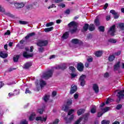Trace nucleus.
<instances>
[{
  "label": "nucleus",
  "mask_w": 124,
  "mask_h": 124,
  "mask_svg": "<svg viewBox=\"0 0 124 124\" xmlns=\"http://www.w3.org/2000/svg\"><path fill=\"white\" fill-rule=\"evenodd\" d=\"M63 109L64 112H67V111H68V109H69V106L66 105L64 108H63Z\"/></svg>",
  "instance_id": "42"
},
{
  "label": "nucleus",
  "mask_w": 124,
  "mask_h": 124,
  "mask_svg": "<svg viewBox=\"0 0 124 124\" xmlns=\"http://www.w3.org/2000/svg\"><path fill=\"white\" fill-rule=\"evenodd\" d=\"M67 26L69 29L73 27V29L70 30V32L71 34H73V33H75V32L78 31V26H79V24L73 21L68 24Z\"/></svg>",
  "instance_id": "1"
},
{
  "label": "nucleus",
  "mask_w": 124,
  "mask_h": 124,
  "mask_svg": "<svg viewBox=\"0 0 124 124\" xmlns=\"http://www.w3.org/2000/svg\"><path fill=\"white\" fill-rule=\"evenodd\" d=\"M15 93H8V96L9 97H11V96H15Z\"/></svg>",
  "instance_id": "58"
},
{
  "label": "nucleus",
  "mask_w": 124,
  "mask_h": 124,
  "mask_svg": "<svg viewBox=\"0 0 124 124\" xmlns=\"http://www.w3.org/2000/svg\"><path fill=\"white\" fill-rule=\"evenodd\" d=\"M59 6H60L61 7H62V8H64V7H65V4L62 3L60 4Z\"/></svg>",
  "instance_id": "61"
},
{
  "label": "nucleus",
  "mask_w": 124,
  "mask_h": 124,
  "mask_svg": "<svg viewBox=\"0 0 124 124\" xmlns=\"http://www.w3.org/2000/svg\"><path fill=\"white\" fill-rule=\"evenodd\" d=\"M75 111V110L73 109H70L68 112L67 117H64V120L66 124H71L72 121L74 120V114H72Z\"/></svg>",
  "instance_id": "2"
},
{
  "label": "nucleus",
  "mask_w": 124,
  "mask_h": 124,
  "mask_svg": "<svg viewBox=\"0 0 124 124\" xmlns=\"http://www.w3.org/2000/svg\"><path fill=\"white\" fill-rule=\"evenodd\" d=\"M0 57L2 59H6L8 57V54L7 53H3L2 51H0Z\"/></svg>",
  "instance_id": "20"
},
{
  "label": "nucleus",
  "mask_w": 124,
  "mask_h": 124,
  "mask_svg": "<svg viewBox=\"0 0 124 124\" xmlns=\"http://www.w3.org/2000/svg\"><path fill=\"white\" fill-rule=\"evenodd\" d=\"M36 121H40L41 122H44L45 123L47 121V117L42 118V117L39 116L35 118Z\"/></svg>",
  "instance_id": "13"
},
{
  "label": "nucleus",
  "mask_w": 124,
  "mask_h": 124,
  "mask_svg": "<svg viewBox=\"0 0 124 124\" xmlns=\"http://www.w3.org/2000/svg\"><path fill=\"white\" fill-rule=\"evenodd\" d=\"M66 105H67L68 106H70V105H71V104H72V100H68L66 102Z\"/></svg>",
  "instance_id": "47"
},
{
  "label": "nucleus",
  "mask_w": 124,
  "mask_h": 124,
  "mask_svg": "<svg viewBox=\"0 0 124 124\" xmlns=\"http://www.w3.org/2000/svg\"><path fill=\"white\" fill-rule=\"evenodd\" d=\"M63 0H51V2L52 3H59L62 2Z\"/></svg>",
  "instance_id": "38"
},
{
  "label": "nucleus",
  "mask_w": 124,
  "mask_h": 124,
  "mask_svg": "<svg viewBox=\"0 0 124 124\" xmlns=\"http://www.w3.org/2000/svg\"><path fill=\"white\" fill-rule=\"evenodd\" d=\"M93 91H94L95 93H99V87H98V85H97L96 84H93Z\"/></svg>",
  "instance_id": "14"
},
{
  "label": "nucleus",
  "mask_w": 124,
  "mask_h": 124,
  "mask_svg": "<svg viewBox=\"0 0 124 124\" xmlns=\"http://www.w3.org/2000/svg\"><path fill=\"white\" fill-rule=\"evenodd\" d=\"M109 109H110V108L108 107H107L104 108L102 110H104L105 112H108V111H109Z\"/></svg>",
  "instance_id": "56"
},
{
  "label": "nucleus",
  "mask_w": 124,
  "mask_h": 124,
  "mask_svg": "<svg viewBox=\"0 0 124 124\" xmlns=\"http://www.w3.org/2000/svg\"><path fill=\"white\" fill-rule=\"evenodd\" d=\"M77 68L80 72L84 71V64L81 62L78 63Z\"/></svg>",
  "instance_id": "7"
},
{
  "label": "nucleus",
  "mask_w": 124,
  "mask_h": 124,
  "mask_svg": "<svg viewBox=\"0 0 124 124\" xmlns=\"http://www.w3.org/2000/svg\"><path fill=\"white\" fill-rule=\"evenodd\" d=\"M121 53H122V52L121 51H119L117 52H115V56H120V55H121Z\"/></svg>",
  "instance_id": "60"
},
{
  "label": "nucleus",
  "mask_w": 124,
  "mask_h": 124,
  "mask_svg": "<svg viewBox=\"0 0 124 124\" xmlns=\"http://www.w3.org/2000/svg\"><path fill=\"white\" fill-rule=\"evenodd\" d=\"M122 107H123V106L121 104L118 105L116 106V109L117 110H120V109L122 108Z\"/></svg>",
  "instance_id": "52"
},
{
  "label": "nucleus",
  "mask_w": 124,
  "mask_h": 124,
  "mask_svg": "<svg viewBox=\"0 0 124 124\" xmlns=\"http://www.w3.org/2000/svg\"><path fill=\"white\" fill-rule=\"evenodd\" d=\"M35 116H36V114L35 112H32L31 114L30 115L29 120L30 122H32L35 118Z\"/></svg>",
  "instance_id": "15"
},
{
  "label": "nucleus",
  "mask_w": 124,
  "mask_h": 124,
  "mask_svg": "<svg viewBox=\"0 0 124 124\" xmlns=\"http://www.w3.org/2000/svg\"><path fill=\"white\" fill-rule=\"evenodd\" d=\"M53 73H54L53 70H48L43 74L42 78L45 79H49V78H51L53 76Z\"/></svg>",
  "instance_id": "3"
},
{
  "label": "nucleus",
  "mask_w": 124,
  "mask_h": 124,
  "mask_svg": "<svg viewBox=\"0 0 124 124\" xmlns=\"http://www.w3.org/2000/svg\"><path fill=\"white\" fill-rule=\"evenodd\" d=\"M23 56L24 58H26V59H29V58H31L33 56V54H28L27 51H25L23 52Z\"/></svg>",
  "instance_id": "16"
},
{
  "label": "nucleus",
  "mask_w": 124,
  "mask_h": 124,
  "mask_svg": "<svg viewBox=\"0 0 124 124\" xmlns=\"http://www.w3.org/2000/svg\"><path fill=\"white\" fill-rule=\"evenodd\" d=\"M107 7H108V3H106L104 6V9L106 10V9H107Z\"/></svg>",
  "instance_id": "64"
},
{
  "label": "nucleus",
  "mask_w": 124,
  "mask_h": 124,
  "mask_svg": "<svg viewBox=\"0 0 124 124\" xmlns=\"http://www.w3.org/2000/svg\"><path fill=\"white\" fill-rule=\"evenodd\" d=\"M110 13H111L112 15H114V19H118L120 17V15L114 10H111L110 11Z\"/></svg>",
  "instance_id": "9"
},
{
  "label": "nucleus",
  "mask_w": 124,
  "mask_h": 124,
  "mask_svg": "<svg viewBox=\"0 0 124 124\" xmlns=\"http://www.w3.org/2000/svg\"><path fill=\"white\" fill-rule=\"evenodd\" d=\"M86 75H82L80 76L79 78V81H85V79L86 78Z\"/></svg>",
  "instance_id": "33"
},
{
  "label": "nucleus",
  "mask_w": 124,
  "mask_h": 124,
  "mask_svg": "<svg viewBox=\"0 0 124 124\" xmlns=\"http://www.w3.org/2000/svg\"><path fill=\"white\" fill-rule=\"evenodd\" d=\"M115 58L116 57L115 56V55H110L108 57V60L109 62H113V61L115 60Z\"/></svg>",
  "instance_id": "25"
},
{
  "label": "nucleus",
  "mask_w": 124,
  "mask_h": 124,
  "mask_svg": "<svg viewBox=\"0 0 124 124\" xmlns=\"http://www.w3.org/2000/svg\"><path fill=\"white\" fill-rule=\"evenodd\" d=\"M19 23L20 25H28V24H29V22L28 21H22V20H19Z\"/></svg>",
  "instance_id": "37"
},
{
  "label": "nucleus",
  "mask_w": 124,
  "mask_h": 124,
  "mask_svg": "<svg viewBox=\"0 0 124 124\" xmlns=\"http://www.w3.org/2000/svg\"><path fill=\"white\" fill-rule=\"evenodd\" d=\"M79 82H80V85L81 87H84L85 85H86V81L85 80L79 81Z\"/></svg>",
  "instance_id": "43"
},
{
  "label": "nucleus",
  "mask_w": 124,
  "mask_h": 124,
  "mask_svg": "<svg viewBox=\"0 0 124 124\" xmlns=\"http://www.w3.org/2000/svg\"><path fill=\"white\" fill-rule=\"evenodd\" d=\"M34 35H35V33L34 32L30 33L26 36H25V39H29L30 37L34 36Z\"/></svg>",
  "instance_id": "24"
},
{
  "label": "nucleus",
  "mask_w": 124,
  "mask_h": 124,
  "mask_svg": "<svg viewBox=\"0 0 124 124\" xmlns=\"http://www.w3.org/2000/svg\"><path fill=\"white\" fill-rule=\"evenodd\" d=\"M48 40H39L36 43V45L39 47H45L48 45Z\"/></svg>",
  "instance_id": "5"
},
{
  "label": "nucleus",
  "mask_w": 124,
  "mask_h": 124,
  "mask_svg": "<svg viewBox=\"0 0 124 124\" xmlns=\"http://www.w3.org/2000/svg\"><path fill=\"white\" fill-rule=\"evenodd\" d=\"M124 90L118 91L117 92V94H116V96H117L118 98L116 100L117 103H120L121 102V99H123L124 96Z\"/></svg>",
  "instance_id": "4"
},
{
  "label": "nucleus",
  "mask_w": 124,
  "mask_h": 124,
  "mask_svg": "<svg viewBox=\"0 0 124 124\" xmlns=\"http://www.w3.org/2000/svg\"><path fill=\"white\" fill-rule=\"evenodd\" d=\"M43 112H44V108H38L37 110V113H39L40 115H42L43 114Z\"/></svg>",
  "instance_id": "35"
},
{
  "label": "nucleus",
  "mask_w": 124,
  "mask_h": 124,
  "mask_svg": "<svg viewBox=\"0 0 124 124\" xmlns=\"http://www.w3.org/2000/svg\"><path fill=\"white\" fill-rule=\"evenodd\" d=\"M96 112V109H95V108H93L91 109V113H92V114H94Z\"/></svg>",
  "instance_id": "45"
},
{
  "label": "nucleus",
  "mask_w": 124,
  "mask_h": 124,
  "mask_svg": "<svg viewBox=\"0 0 124 124\" xmlns=\"http://www.w3.org/2000/svg\"><path fill=\"white\" fill-rule=\"evenodd\" d=\"M108 32H110V35L111 36H114V35H115V32H116V25H113L110 28V29L108 31Z\"/></svg>",
  "instance_id": "6"
},
{
  "label": "nucleus",
  "mask_w": 124,
  "mask_h": 124,
  "mask_svg": "<svg viewBox=\"0 0 124 124\" xmlns=\"http://www.w3.org/2000/svg\"><path fill=\"white\" fill-rule=\"evenodd\" d=\"M88 30L90 31H93L95 30V26H94V24H90Z\"/></svg>",
  "instance_id": "17"
},
{
  "label": "nucleus",
  "mask_w": 124,
  "mask_h": 124,
  "mask_svg": "<svg viewBox=\"0 0 124 124\" xmlns=\"http://www.w3.org/2000/svg\"><path fill=\"white\" fill-rule=\"evenodd\" d=\"M93 58H88L87 59V61L88 62H93Z\"/></svg>",
  "instance_id": "62"
},
{
  "label": "nucleus",
  "mask_w": 124,
  "mask_h": 124,
  "mask_svg": "<svg viewBox=\"0 0 124 124\" xmlns=\"http://www.w3.org/2000/svg\"><path fill=\"white\" fill-rule=\"evenodd\" d=\"M102 115H103V113L98 112L97 117H98L99 118H100V117H101L102 116Z\"/></svg>",
  "instance_id": "63"
},
{
  "label": "nucleus",
  "mask_w": 124,
  "mask_h": 124,
  "mask_svg": "<svg viewBox=\"0 0 124 124\" xmlns=\"http://www.w3.org/2000/svg\"><path fill=\"white\" fill-rule=\"evenodd\" d=\"M59 123H60V120L58 119H56L55 120V121L53 122L52 124H58Z\"/></svg>",
  "instance_id": "49"
},
{
  "label": "nucleus",
  "mask_w": 124,
  "mask_h": 124,
  "mask_svg": "<svg viewBox=\"0 0 124 124\" xmlns=\"http://www.w3.org/2000/svg\"><path fill=\"white\" fill-rule=\"evenodd\" d=\"M69 37V31H66L62 36L63 39H67Z\"/></svg>",
  "instance_id": "18"
},
{
  "label": "nucleus",
  "mask_w": 124,
  "mask_h": 124,
  "mask_svg": "<svg viewBox=\"0 0 124 124\" xmlns=\"http://www.w3.org/2000/svg\"><path fill=\"white\" fill-rule=\"evenodd\" d=\"M60 67L62 70H64L67 68L66 65L64 63L60 65Z\"/></svg>",
  "instance_id": "36"
},
{
  "label": "nucleus",
  "mask_w": 124,
  "mask_h": 124,
  "mask_svg": "<svg viewBox=\"0 0 124 124\" xmlns=\"http://www.w3.org/2000/svg\"><path fill=\"white\" fill-rule=\"evenodd\" d=\"M40 48H38V51L39 53H43L44 52V47L42 46H40Z\"/></svg>",
  "instance_id": "41"
},
{
  "label": "nucleus",
  "mask_w": 124,
  "mask_h": 124,
  "mask_svg": "<svg viewBox=\"0 0 124 124\" xmlns=\"http://www.w3.org/2000/svg\"><path fill=\"white\" fill-rule=\"evenodd\" d=\"M40 86L41 88H43L44 86H46V82L43 80L40 81Z\"/></svg>",
  "instance_id": "27"
},
{
  "label": "nucleus",
  "mask_w": 124,
  "mask_h": 124,
  "mask_svg": "<svg viewBox=\"0 0 124 124\" xmlns=\"http://www.w3.org/2000/svg\"><path fill=\"white\" fill-rule=\"evenodd\" d=\"M89 119V113H86L83 116L84 122H87Z\"/></svg>",
  "instance_id": "32"
},
{
  "label": "nucleus",
  "mask_w": 124,
  "mask_h": 124,
  "mask_svg": "<svg viewBox=\"0 0 124 124\" xmlns=\"http://www.w3.org/2000/svg\"><path fill=\"white\" fill-rule=\"evenodd\" d=\"M74 97L75 99H78V98L79 97V95L77 93H75L74 95Z\"/></svg>",
  "instance_id": "57"
},
{
  "label": "nucleus",
  "mask_w": 124,
  "mask_h": 124,
  "mask_svg": "<svg viewBox=\"0 0 124 124\" xmlns=\"http://www.w3.org/2000/svg\"><path fill=\"white\" fill-rule=\"evenodd\" d=\"M52 97H55L57 95V91H53L51 94Z\"/></svg>",
  "instance_id": "50"
},
{
  "label": "nucleus",
  "mask_w": 124,
  "mask_h": 124,
  "mask_svg": "<svg viewBox=\"0 0 124 124\" xmlns=\"http://www.w3.org/2000/svg\"><path fill=\"white\" fill-rule=\"evenodd\" d=\"M11 32L9 30H7L6 32L4 33V35H10Z\"/></svg>",
  "instance_id": "51"
},
{
  "label": "nucleus",
  "mask_w": 124,
  "mask_h": 124,
  "mask_svg": "<svg viewBox=\"0 0 124 124\" xmlns=\"http://www.w3.org/2000/svg\"><path fill=\"white\" fill-rule=\"evenodd\" d=\"M102 124H110V121L104 120L101 122Z\"/></svg>",
  "instance_id": "40"
},
{
  "label": "nucleus",
  "mask_w": 124,
  "mask_h": 124,
  "mask_svg": "<svg viewBox=\"0 0 124 124\" xmlns=\"http://www.w3.org/2000/svg\"><path fill=\"white\" fill-rule=\"evenodd\" d=\"M43 100L45 102H47L48 100H49V98H48V96L46 95L44 97Z\"/></svg>",
  "instance_id": "48"
},
{
  "label": "nucleus",
  "mask_w": 124,
  "mask_h": 124,
  "mask_svg": "<svg viewBox=\"0 0 124 124\" xmlns=\"http://www.w3.org/2000/svg\"><path fill=\"white\" fill-rule=\"evenodd\" d=\"M89 24L86 23L84 24V26L83 27V30H81V31L83 32V31H88V30H89Z\"/></svg>",
  "instance_id": "21"
},
{
  "label": "nucleus",
  "mask_w": 124,
  "mask_h": 124,
  "mask_svg": "<svg viewBox=\"0 0 124 124\" xmlns=\"http://www.w3.org/2000/svg\"><path fill=\"white\" fill-rule=\"evenodd\" d=\"M120 66H121V62L119 61L114 65L113 71H117V70L120 69Z\"/></svg>",
  "instance_id": "12"
},
{
  "label": "nucleus",
  "mask_w": 124,
  "mask_h": 124,
  "mask_svg": "<svg viewBox=\"0 0 124 124\" xmlns=\"http://www.w3.org/2000/svg\"><path fill=\"white\" fill-rule=\"evenodd\" d=\"M98 30H99V31H101L102 32H104L105 31V27L104 26H99L98 28Z\"/></svg>",
  "instance_id": "31"
},
{
  "label": "nucleus",
  "mask_w": 124,
  "mask_h": 124,
  "mask_svg": "<svg viewBox=\"0 0 124 124\" xmlns=\"http://www.w3.org/2000/svg\"><path fill=\"white\" fill-rule=\"evenodd\" d=\"M108 42L112 44L117 43V40L113 38H110L108 40Z\"/></svg>",
  "instance_id": "30"
},
{
  "label": "nucleus",
  "mask_w": 124,
  "mask_h": 124,
  "mask_svg": "<svg viewBox=\"0 0 124 124\" xmlns=\"http://www.w3.org/2000/svg\"><path fill=\"white\" fill-rule=\"evenodd\" d=\"M32 66V63L31 62H28L24 64L23 68L24 69H29V68H30V67H31Z\"/></svg>",
  "instance_id": "11"
},
{
  "label": "nucleus",
  "mask_w": 124,
  "mask_h": 124,
  "mask_svg": "<svg viewBox=\"0 0 124 124\" xmlns=\"http://www.w3.org/2000/svg\"><path fill=\"white\" fill-rule=\"evenodd\" d=\"M78 88H77V86L76 85H72L71 86V89L70 91V94H73L77 92V90Z\"/></svg>",
  "instance_id": "8"
},
{
  "label": "nucleus",
  "mask_w": 124,
  "mask_h": 124,
  "mask_svg": "<svg viewBox=\"0 0 124 124\" xmlns=\"http://www.w3.org/2000/svg\"><path fill=\"white\" fill-rule=\"evenodd\" d=\"M20 59V56L19 55H15L13 57V61L14 62H17Z\"/></svg>",
  "instance_id": "23"
},
{
  "label": "nucleus",
  "mask_w": 124,
  "mask_h": 124,
  "mask_svg": "<svg viewBox=\"0 0 124 124\" xmlns=\"http://www.w3.org/2000/svg\"><path fill=\"white\" fill-rule=\"evenodd\" d=\"M118 26L119 27V29L121 30V31H124V23H119L118 25Z\"/></svg>",
  "instance_id": "28"
},
{
  "label": "nucleus",
  "mask_w": 124,
  "mask_h": 124,
  "mask_svg": "<svg viewBox=\"0 0 124 124\" xmlns=\"http://www.w3.org/2000/svg\"><path fill=\"white\" fill-rule=\"evenodd\" d=\"M94 24L96 27H98L100 25V22H99V19L97 17H96L94 21Z\"/></svg>",
  "instance_id": "22"
},
{
  "label": "nucleus",
  "mask_w": 124,
  "mask_h": 124,
  "mask_svg": "<svg viewBox=\"0 0 124 124\" xmlns=\"http://www.w3.org/2000/svg\"><path fill=\"white\" fill-rule=\"evenodd\" d=\"M53 25H54V22H50L46 24V27H51Z\"/></svg>",
  "instance_id": "44"
},
{
  "label": "nucleus",
  "mask_w": 124,
  "mask_h": 124,
  "mask_svg": "<svg viewBox=\"0 0 124 124\" xmlns=\"http://www.w3.org/2000/svg\"><path fill=\"white\" fill-rule=\"evenodd\" d=\"M64 14L69 15V14H70V10H69V9L66 10L64 12Z\"/></svg>",
  "instance_id": "53"
},
{
  "label": "nucleus",
  "mask_w": 124,
  "mask_h": 124,
  "mask_svg": "<svg viewBox=\"0 0 124 124\" xmlns=\"http://www.w3.org/2000/svg\"><path fill=\"white\" fill-rule=\"evenodd\" d=\"M109 73H108V72H106L104 75V77L105 78H108V77H109Z\"/></svg>",
  "instance_id": "54"
},
{
  "label": "nucleus",
  "mask_w": 124,
  "mask_h": 124,
  "mask_svg": "<svg viewBox=\"0 0 124 124\" xmlns=\"http://www.w3.org/2000/svg\"><path fill=\"white\" fill-rule=\"evenodd\" d=\"M69 68L73 73H74V72H75L76 70V69L74 66H70Z\"/></svg>",
  "instance_id": "39"
},
{
  "label": "nucleus",
  "mask_w": 124,
  "mask_h": 124,
  "mask_svg": "<svg viewBox=\"0 0 124 124\" xmlns=\"http://www.w3.org/2000/svg\"><path fill=\"white\" fill-rule=\"evenodd\" d=\"M102 53H103L102 50H99L95 52V55L97 58H100V57H101V56H102Z\"/></svg>",
  "instance_id": "19"
},
{
  "label": "nucleus",
  "mask_w": 124,
  "mask_h": 124,
  "mask_svg": "<svg viewBox=\"0 0 124 124\" xmlns=\"http://www.w3.org/2000/svg\"><path fill=\"white\" fill-rule=\"evenodd\" d=\"M54 30V27H51L50 28H46L44 29V31L46 32H48V31H52Z\"/></svg>",
  "instance_id": "29"
},
{
  "label": "nucleus",
  "mask_w": 124,
  "mask_h": 124,
  "mask_svg": "<svg viewBox=\"0 0 124 124\" xmlns=\"http://www.w3.org/2000/svg\"><path fill=\"white\" fill-rule=\"evenodd\" d=\"M25 93H31V91H30V89L29 88H26V90H25Z\"/></svg>",
  "instance_id": "55"
},
{
  "label": "nucleus",
  "mask_w": 124,
  "mask_h": 124,
  "mask_svg": "<svg viewBox=\"0 0 124 124\" xmlns=\"http://www.w3.org/2000/svg\"><path fill=\"white\" fill-rule=\"evenodd\" d=\"M84 112H85L84 109L80 108L77 111V114L78 116H80V115H82V114H83Z\"/></svg>",
  "instance_id": "26"
},
{
  "label": "nucleus",
  "mask_w": 124,
  "mask_h": 124,
  "mask_svg": "<svg viewBox=\"0 0 124 124\" xmlns=\"http://www.w3.org/2000/svg\"><path fill=\"white\" fill-rule=\"evenodd\" d=\"M20 124H29V123L26 119H25L23 121H21Z\"/></svg>",
  "instance_id": "46"
},
{
  "label": "nucleus",
  "mask_w": 124,
  "mask_h": 124,
  "mask_svg": "<svg viewBox=\"0 0 124 124\" xmlns=\"http://www.w3.org/2000/svg\"><path fill=\"white\" fill-rule=\"evenodd\" d=\"M72 43L73 44H78V43H79V39H73L72 40Z\"/></svg>",
  "instance_id": "34"
},
{
  "label": "nucleus",
  "mask_w": 124,
  "mask_h": 124,
  "mask_svg": "<svg viewBox=\"0 0 124 124\" xmlns=\"http://www.w3.org/2000/svg\"><path fill=\"white\" fill-rule=\"evenodd\" d=\"M14 5L16 8V9H19V8H23L24 6H25V4L23 3V2L21 3H15Z\"/></svg>",
  "instance_id": "10"
},
{
  "label": "nucleus",
  "mask_w": 124,
  "mask_h": 124,
  "mask_svg": "<svg viewBox=\"0 0 124 124\" xmlns=\"http://www.w3.org/2000/svg\"><path fill=\"white\" fill-rule=\"evenodd\" d=\"M71 78H75L76 76H77V74H75L74 73L71 74Z\"/></svg>",
  "instance_id": "59"
}]
</instances>
